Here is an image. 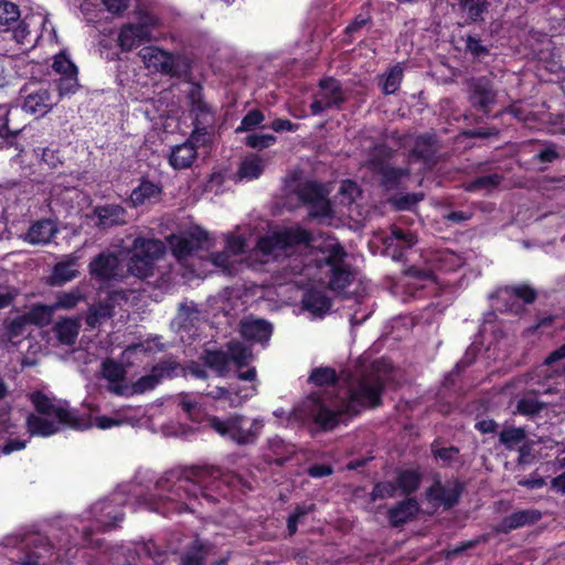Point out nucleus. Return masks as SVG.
I'll use <instances>...</instances> for the list:
<instances>
[{"mask_svg":"<svg viewBox=\"0 0 565 565\" xmlns=\"http://www.w3.org/2000/svg\"><path fill=\"white\" fill-rule=\"evenodd\" d=\"M221 469L212 466H192L173 469L158 480L157 487L167 490L156 509L163 516L194 512V502L204 499L207 502L218 501L221 486L224 484Z\"/></svg>","mask_w":565,"mask_h":565,"instance_id":"1","label":"nucleus"},{"mask_svg":"<svg viewBox=\"0 0 565 565\" xmlns=\"http://www.w3.org/2000/svg\"><path fill=\"white\" fill-rule=\"evenodd\" d=\"M343 411L344 403L342 398L338 407L331 408L320 394L312 393L307 397L302 407L296 412L295 416L312 436H317L333 431L341 424H347L349 418L347 412Z\"/></svg>","mask_w":565,"mask_h":565,"instance_id":"2","label":"nucleus"},{"mask_svg":"<svg viewBox=\"0 0 565 565\" xmlns=\"http://www.w3.org/2000/svg\"><path fill=\"white\" fill-rule=\"evenodd\" d=\"M385 381L376 372H365L351 383L348 395L342 398L348 418H354L365 409H375L383 405Z\"/></svg>","mask_w":565,"mask_h":565,"instance_id":"3","label":"nucleus"},{"mask_svg":"<svg viewBox=\"0 0 565 565\" xmlns=\"http://www.w3.org/2000/svg\"><path fill=\"white\" fill-rule=\"evenodd\" d=\"M189 111L192 117V139L201 145H209L214 125V110L203 95V86L192 83L186 95Z\"/></svg>","mask_w":565,"mask_h":565,"instance_id":"4","label":"nucleus"},{"mask_svg":"<svg viewBox=\"0 0 565 565\" xmlns=\"http://www.w3.org/2000/svg\"><path fill=\"white\" fill-rule=\"evenodd\" d=\"M246 422V417L243 415H232L225 419L217 416L209 418V425L212 429L237 445L255 444L265 426L260 418H254L248 427Z\"/></svg>","mask_w":565,"mask_h":565,"instance_id":"5","label":"nucleus"},{"mask_svg":"<svg viewBox=\"0 0 565 565\" xmlns=\"http://www.w3.org/2000/svg\"><path fill=\"white\" fill-rule=\"evenodd\" d=\"M164 254V245L157 238L134 239L127 268L130 275L145 279L153 275L154 262Z\"/></svg>","mask_w":565,"mask_h":565,"instance_id":"6","label":"nucleus"},{"mask_svg":"<svg viewBox=\"0 0 565 565\" xmlns=\"http://www.w3.org/2000/svg\"><path fill=\"white\" fill-rule=\"evenodd\" d=\"M30 401L40 415L54 416L57 423L74 430H85L92 426L90 417L79 415L77 411L70 409L68 403L54 404L42 391L30 395Z\"/></svg>","mask_w":565,"mask_h":565,"instance_id":"7","label":"nucleus"},{"mask_svg":"<svg viewBox=\"0 0 565 565\" xmlns=\"http://www.w3.org/2000/svg\"><path fill=\"white\" fill-rule=\"evenodd\" d=\"M312 241L310 231L301 226L286 227L258 238L256 248L265 256L275 250H287L300 245H308Z\"/></svg>","mask_w":565,"mask_h":565,"instance_id":"8","label":"nucleus"},{"mask_svg":"<svg viewBox=\"0 0 565 565\" xmlns=\"http://www.w3.org/2000/svg\"><path fill=\"white\" fill-rule=\"evenodd\" d=\"M498 92L488 76L472 77L467 82V99L472 109L489 117L497 104Z\"/></svg>","mask_w":565,"mask_h":565,"instance_id":"9","label":"nucleus"},{"mask_svg":"<svg viewBox=\"0 0 565 565\" xmlns=\"http://www.w3.org/2000/svg\"><path fill=\"white\" fill-rule=\"evenodd\" d=\"M181 369V365L172 356L160 360L156 365L152 366L149 374L139 377L132 383V394H143L148 391L154 390L163 379H172L177 375V371Z\"/></svg>","mask_w":565,"mask_h":565,"instance_id":"10","label":"nucleus"},{"mask_svg":"<svg viewBox=\"0 0 565 565\" xmlns=\"http://www.w3.org/2000/svg\"><path fill=\"white\" fill-rule=\"evenodd\" d=\"M21 93L23 94L22 109L35 117H43L58 103L60 98L56 97L47 87H30L25 85Z\"/></svg>","mask_w":565,"mask_h":565,"instance_id":"11","label":"nucleus"},{"mask_svg":"<svg viewBox=\"0 0 565 565\" xmlns=\"http://www.w3.org/2000/svg\"><path fill=\"white\" fill-rule=\"evenodd\" d=\"M25 550L15 565H47L54 545L41 533H32L24 539Z\"/></svg>","mask_w":565,"mask_h":565,"instance_id":"12","label":"nucleus"},{"mask_svg":"<svg viewBox=\"0 0 565 565\" xmlns=\"http://www.w3.org/2000/svg\"><path fill=\"white\" fill-rule=\"evenodd\" d=\"M209 239V233L202 227L196 226L180 235L172 234L168 242L174 257L181 260L188 258L194 252L203 249Z\"/></svg>","mask_w":565,"mask_h":565,"instance_id":"13","label":"nucleus"},{"mask_svg":"<svg viewBox=\"0 0 565 565\" xmlns=\"http://www.w3.org/2000/svg\"><path fill=\"white\" fill-rule=\"evenodd\" d=\"M297 196L305 205H311L315 211L310 212L313 217L328 216L330 204L324 199L323 188L316 181H307L297 189Z\"/></svg>","mask_w":565,"mask_h":565,"instance_id":"14","label":"nucleus"},{"mask_svg":"<svg viewBox=\"0 0 565 565\" xmlns=\"http://www.w3.org/2000/svg\"><path fill=\"white\" fill-rule=\"evenodd\" d=\"M89 274L99 281L115 280L120 275V260L115 253L102 252L88 265Z\"/></svg>","mask_w":565,"mask_h":565,"instance_id":"15","label":"nucleus"},{"mask_svg":"<svg viewBox=\"0 0 565 565\" xmlns=\"http://www.w3.org/2000/svg\"><path fill=\"white\" fill-rule=\"evenodd\" d=\"M463 488V483L459 480H455L450 484H441L439 481H436L427 489L426 495L429 501L438 502L445 509H451L459 502Z\"/></svg>","mask_w":565,"mask_h":565,"instance_id":"16","label":"nucleus"},{"mask_svg":"<svg viewBox=\"0 0 565 565\" xmlns=\"http://www.w3.org/2000/svg\"><path fill=\"white\" fill-rule=\"evenodd\" d=\"M542 519V513L536 509H526L515 511L504 516L501 522L495 526L497 533L509 534L510 532L526 526L533 525Z\"/></svg>","mask_w":565,"mask_h":565,"instance_id":"17","label":"nucleus"},{"mask_svg":"<svg viewBox=\"0 0 565 565\" xmlns=\"http://www.w3.org/2000/svg\"><path fill=\"white\" fill-rule=\"evenodd\" d=\"M239 332L247 341L265 343L273 334V326L265 319L245 318L239 323Z\"/></svg>","mask_w":565,"mask_h":565,"instance_id":"18","label":"nucleus"},{"mask_svg":"<svg viewBox=\"0 0 565 565\" xmlns=\"http://www.w3.org/2000/svg\"><path fill=\"white\" fill-rule=\"evenodd\" d=\"M213 550V545L199 537L194 539L193 542L185 548L181 556V564L183 565H205L209 555ZM227 558H220L210 565H225Z\"/></svg>","mask_w":565,"mask_h":565,"instance_id":"19","label":"nucleus"},{"mask_svg":"<svg viewBox=\"0 0 565 565\" xmlns=\"http://www.w3.org/2000/svg\"><path fill=\"white\" fill-rule=\"evenodd\" d=\"M202 146L194 139L192 134L183 143L177 145L171 149L169 163L175 170L188 169L192 166L198 156V147Z\"/></svg>","mask_w":565,"mask_h":565,"instance_id":"20","label":"nucleus"},{"mask_svg":"<svg viewBox=\"0 0 565 565\" xmlns=\"http://www.w3.org/2000/svg\"><path fill=\"white\" fill-rule=\"evenodd\" d=\"M320 253L321 256L317 259V267L323 275L348 262V252L339 242L326 245L320 249Z\"/></svg>","mask_w":565,"mask_h":565,"instance_id":"21","label":"nucleus"},{"mask_svg":"<svg viewBox=\"0 0 565 565\" xmlns=\"http://www.w3.org/2000/svg\"><path fill=\"white\" fill-rule=\"evenodd\" d=\"M419 510L417 500L413 497L405 498L388 509L387 519L393 527H398L411 521Z\"/></svg>","mask_w":565,"mask_h":565,"instance_id":"22","label":"nucleus"},{"mask_svg":"<svg viewBox=\"0 0 565 565\" xmlns=\"http://www.w3.org/2000/svg\"><path fill=\"white\" fill-rule=\"evenodd\" d=\"M458 12L465 19V24L482 23L489 12V0H458Z\"/></svg>","mask_w":565,"mask_h":565,"instance_id":"23","label":"nucleus"},{"mask_svg":"<svg viewBox=\"0 0 565 565\" xmlns=\"http://www.w3.org/2000/svg\"><path fill=\"white\" fill-rule=\"evenodd\" d=\"M437 137L433 132H426L415 138L414 146L409 151L411 158L423 163L434 162L437 153Z\"/></svg>","mask_w":565,"mask_h":565,"instance_id":"24","label":"nucleus"},{"mask_svg":"<svg viewBox=\"0 0 565 565\" xmlns=\"http://www.w3.org/2000/svg\"><path fill=\"white\" fill-rule=\"evenodd\" d=\"M395 153L396 151L387 143H376L371 148L365 166L376 175L391 167V161L395 157Z\"/></svg>","mask_w":565,"mask_h":565,"instance_id":"25","label":"nucleus"},{"mask_svg":"<svg viewBox=\"0 0 565 565\" xmlns=\"http://www.w3.org/2000/svg\"><path fill=\"white\" fill-rule=\"evenodd\" d=\"M19 110L12 109L7 104H0V149L12 143L17 136L23 130V126L13 124V115Z\"/></svg>","mask_w":565,"mask_h":565,"instance_id":"26","label":"nucleus"},{"mask_svg":"<svg viewBox=\"0 0 565 565\" xmlns=\"http://www.w3.org/2000/svg\"><path fill=\"white\" fill-rule=\"evenodd\" d=\"M150 41L151 38L134 23L124 24L118 34V45L124 52H130Z\"/></svg>","mask_w":565,"mask_h":565,"instance_id":"27","label":"nucleus"},{"mask_svg":"<svg viewBox=\"0 0 565 565\" xmlns=\"http://www.w3.org/2000/svg\"><path fill=\"white\" fill-rule=\"evenodd\" d=\"M94 214L97 217L96 225L99 228L106 230L119 224H124V216L126 211L118 204H106L96 206L94 209Z\"/></svg>","mask_w":565,"mask_h":565,"instance_id":"28","label":"nucleus"},{"mask_svg":"<svg viewBox=\"0 0 565 565\" xmlns=\"http://www.w3.org/2000/svg\"><path fill=\"white\" fill-rule=\"evenodd\" d=\"M321 89V98L327 102V107L340 108L347 100L341 83L334 77H324L318 84Z\"/></svg>","mask_w":565,"mask_h":565,"instance_id":"29","label":"nucleus"},{"mask_svg":"<svg viewBox=\"0 0 565 565\" xmlns=\"http://www.w3.org/2000/svg\"><path fill=\"white\" fill-rule=\"evenodd\" d=\"M56 232L55 224L49 218H43L34 222L29 227L23 239L32 245L46 244Z\"/></svg>","mask_w":565,"mask_h":565,"instance_id":"30","label":"nucleus"},{"mask_svg":"<svg viewBox=\"0 0 565 565\" xmlns=\"http://www.w3.org/2000/svg\"><path fill=\"white\" fill-rule=\"evenodd\" d=\"M302 306L312 315L322 316L330 310L332 301L326 292L317 289H309L303 294Z\"/></svg>","mask_w":565,"mask_h":565,"instance_id":"31","label":"nucleus"},{"mask_svg":"<svg viewBox=\"0 0 565 565\" xmlns=\"http://www.w3.org/2000/svg\"><path fill=\"white\" fill-rule=\"evenodd\" d=\"M161 191L158 184L142 179L139 185L132 190L129 199L132 206L137 207L156 201L161 194Z\"/></svg>","mask_w":565,"mask_h":565,"instance_id":"32","label":"nucleus"},{"mask_svg":"<svg viewBox=\"0 0 565 565\" xmlns=\"http://www.w3.org/2000/svg\"><path fill=\"white\" fill-rule=\"evenodd\" d=\"M422 480L423 475L418 469H398L395 478L396 490L408 497L419 489Z\"/></svg>","mask_w":565,"mask_h":565,"instance_id":"33","label":"nucleus"},{"mask_svg":"<svg viewBox=\"0 0 565 565\" xmlns=\"http://www.w3.org/2000/svg\"><path fill=\"white\" fill-rule=\"evenodd\" d=\"M328 288L332 291H342L348 288L354 279L352 266L345 262L339 267L326 273Z\"/></svg>","mask_w":565,"mask_h":565,"instance_id":"34","label":"nucleus"},{"mask_svg":"<svg viewBox=\"0 0 565 565\" xmlns=\"http://www.w3.org/2000/svg\"><path fill=\"white\" fill-rule=\"evenodd\" d=\"M380 177V185L386 191H395L401 189L403 180L409 178L408 168L388 167L377 174Z\"/></svg>","mask_w":565,"mask_h":565,"instance_id":"35","label":"nucleus"},{"mask_svg":"<svg viewBox=\"0 0 565 565\" xmlns=\"http://www.w3.org/2000/svg\"><path fill=\"white\" fill-rule=\"evenodd\" d=\"M26 430L31 436L50 437L58 431V426L46 418L30 414L26 417Z\"/></svg>","mask_w":565,"mask_h":565,"instance_id":"36","label":"nucleus"},{"mask_svg":"<svg viewBox=\"0 0 565 565\" xmlns=\"http://www.w3.org/2000/svg\"><path fill=\"white\" fill-rule=\"evenodd\" d=\"M200 359L205 366L216 371L220 375H223L227 371L230 364L228 354L222 350L206 349L203 351Z\"/></svg>","mask_w":565,"mask_h":565,"instance_id":"37","label":"nucleus"},{"mask_svg":"<svg viewBox=\"0 0 565 565\" xmlns=\"http://www.w3.org/2000/svg\"><path fill=\"white\" fill-rule=\"evenodd\" d=\"M115 315L110 311V307L102 299L89 306L85 322L90 328H96L106 319L113 318Z\"/></svg>","mask_w":565,"mask_h":565,"instance_id":"38","label":"nucleus"},{"mask_svg":"<svg viewBox=\"0 0 565 565\" xmlns=\"http://www.w3.org/2000/svg\"><path fill=\"white\" fill-rule=\"evenodd\" d=\"M405 276L409 278L408 286H413L415 292L420 291L428 285L435 282V277L430 270L420 269L415 266H411L405 270Z\"/></svg>","mask_w":565,"mask_h":565,"instance_id":"39","label":"nucleus"},{"mask_svg":"<svg viewBox=\"0 0 565 565\" xmlns=\"http://www.w3.org/2000/svg\"><path fill=\"white\" fill-rule=\"evenodd\" d=\"M54 306L49 305H34L31 309L24 313L29 323L38 327H45L50 324L54 312Z\"/></svg>","mask_w":565,"mask_h":565,"instance_id":"40","label":"nucleus"},{"mask_svg":"<svg viewBox=\"0 0 565 565\" xmlns=\"http://www.w3.org/2000/svg\"><path fill=\"white\" fill-rule=\"evenodd\" d=\"M308 381L316 386H333L338 384L339 376L333 367L319 366L312 369Z\"/></svg>","mask_w":565,"mask_h":565,"instance_id":"41","label":"nucleus"},{"mask_svg":"<svg viewBox=\"0 0 565 565\" xmlns=\"http://www.w3.org/2000/svg\"><path fill=\"white\" fill-rule=\"evenodd\" d=\"M403 77L404 70L401 64L390 67L387 73L384 75V81L381 83L383 94H395L399 89Z\"/></svg>","mask_w":565,"mask_h":565,"instance_id":"42","label":"nucleus"},{"mask_svg":"<svg viewBox=\"0 0 565 565\" xmlns=\"http://www.w3.org/2000/svg\"><path fill=\"white\" fill-rule=\"evenodd\" d=\"M264 171V164L258 156H253L244 159L238 169V175L242 179L254 180L258 179Z\"/></svg>","mask_w":565,"mask_h":565,"instance_id":"43","label":"nucleus"},{"mask_svg":"<svg viewBox=\"0 0 565 565\" xmlns=\"http://www.w3.org/2000/svg\"><path fill=\"white\" fill-rule=\"evenodd\" d=\"M316 510V504H297L287 519V531L289 536H294L298 531V525L303 519Z\"/></svg>","mask_w":565,"mask_h":565,"instance_id":"44","label":"nucleus"},{"mask_svg":"<svg viewBox=\"0 0 565 565\" xmlns=\"http://www.w3.org/2000/svg\"><path fill=\"white\" fill-rule=\"evenodd\" d=\"M503 114L512 115L516 120L523 122L526 126H531V124L536 120L535 115L530 111L521 100L512 103L510 106L499 113V115ZM497 116L498 114L494 117Z\"/></svg>","mask_w":565,"mask_h":565,"instance_id":"45","label":"nucleus"},{"mask_svg":"<svg viewBox=\"0 0 565 565\" xmlns=\"http://www.w3.org/2000/svg\"><path fill=\"white\" fill-rule=\"evenodd\" d=\"M84 295L78 288H74L70 291H61L56 295V301L53 305L54 309L71 310L75 308L79 301L84 299Z\"/></svg>","mask_w":565,"mask_h":565,"instance_id":"46","label":"nucleus"},{"mask_svg":"<svg viewBox=\"0 0 565 565\" xmlns=\"http://www.w3.org/2000/svg\"><path fill=\"white\" fill-rule=\"evenodd\" d=\"M526 438V431L522 427L504 428L499 434V441L507 448L513 449Z\"/></svg>","mask_w":565,"mask_h":565,"instance_id":"47","label":"nucleus"},{"mask_svg":"<svg viewBox=\"0 0 565 565\" xmlns=\"http://www.w3.org/2000/svg\"><path fill=\"white\" fill-rule=\"evenodd\" d=\"M34 152L41 157L40 164L46 166L50 170H55L60 166H63V161L61 159V151L57 148L44 147L36 148Z\"/></svg>","mask_w":565,"mask_h":565,"instance_id":"48","label":"nucleus"},{"mask_svg":"<svg viewBox=\"0 0 565 565\" xmlns=\"http://www.w3.org/2000/svg\"><path fill=\"white\" fill-rule=\"evenodd\" d=\"M501 175L498 173L480 175L467 183L466 190L469 192H477L480 190H491L501 183Z\"/></svg>","mask_w":565,"mask_h":565,"instance_id":"49","label":"nucleus"},{"mask_svg":"<svg viewBox=\"0 0 565 565\" xmlns=\"http://www.w3.org/2000/svg\"><path fill=\"white\" fill-rule=\"evenodd\" d=\"M57 339L61 343L72 345L78 335V326L73 320H65L56 324Z\"/></svg>","mask_w":565,"mask_h":565,"instance_id":"50","label":"nucleus"},{"mask_svg":"<svg viewBox=\"0 0 565 565\" xmlns=\"http://www.w3.org/2000/svg\"><path fill=\"white\" fill-rule=\"evenodd\" d=\"M20 19L19 6L8 0H0V26H11Z\"/></svg>","mask_w":565,"mask_h":565,"instance_id":"51","label":"nucleus"},{"mask_svg":"<svg viewBox=\"0 0 565 565\" xmlns=\"http://www.w3.org/2000/svg\"><path fill=\"white\" fill-rule=\"evenodd\" d=\"M505 292L509 294L510 296L521 299L526 305L535 302L537 298V291L526 284L507 286Z\"/></svg>","mask_w":565,"mask_h":565,"instance_id":"52","label":"nucleus"},{"mask_svg":"<svg viewBox=\"0 0 565 565\" xmlns=\"http://www.w3.org/2000/svg\"><path fill=\"white\" fill-rule=\"evenodd\" d=\"M77 274L74 262H61L54 266L52 277L56 284H64L74 279Z\"/></svg>","mask_w":565,"mask_h":565,"instance_id":"53","label":"nucleus"},{"mask_svg":"<svg viewBox=\"0 0 565 565\" xmlns=\"http://www.w3.org/2000/svg\"><path fill=\"white\" fill-rule=\"evenodd\" d=\"M227 348L228 352L226 353L230 356V362H234L238 369H242L248 364L250 352L245 345H243L241 342H230Z\"/></svg>","mask_w":565,"mask_h":565,"instance_id":"54","label":"nucleus"},{"mask_svg":"<svg viewBox=\"0 0 565 565\" xmlns=\"http://www.w3.org/2000/svg\"><path fill=\"white\" fill-rule=\"evenodd\" d=\"M58 97L73 95L76 93L79 84L77 79V73H71L65 76H61L55 81Z\"/></svg>","mask_w":565,"mask_h":565,"instance_id":"55","label":"nucleus"},{"mask_svg":"<svg viewBox=\"0 0 565 565\" xmlns=\"http://www.w3.org/2000/svg\"><path fill=\"white\" fill-rule=\"evenodd\" d=\"M277 141L276 136L269 134H250L245 137L244 143L253 149L263 150Z\"/></svg>","mask_w":565,"mask_h":565,"instance_id":"56","label":"nucleus"},{"mask_svg":"<svg viewBox=\"0 0 565 565\" xmlns=\"http://www.w3.org/2000/svg\"><path fill=\"white\" fill-rule=\"evenodd\" d=\"M134 24L151 38L153 29L159 24V19L147 10H139L137 12V22Z\"/></svg>","mask_w":565,"mask_h":565,"instance_id":"57","label":"nucleus"},{"mask_svg":"<svg viewBox=\"0 0 565 565\" xmlns=\"http://www.w3.org/2000/svg\"><path fill=\"white\" fill-rule=\"evenodd\" d=\"M264 119L265 116L259 109H252L242 118L239 126L236 128V132L250 131L260 126Z\"/></svg>","mask_w":565,"mask_h":565,"instance_id":"58","label":"nucleus"},{"mask_svg":"<svg viewBox=\"0 0 565 565\" xmlns=\"http://www.w3.org/2000/svg\"><path fill=\"white\" fill-rule=\"evenodd\" d=\"M420 200H423L422 193H406L392 198L391 203L397 211H408Z\"/></svg>","mask_w":565,"mask_h":565,"instance_id":"59","label":"nucleus"},{"mask_svg":"<svg viewBox=\"0 0 565 565\" xmlns=\"http://www.w3.org/2000/svg\"><path fill=\"white\" fill-rule=\"evenodd\" d=\"M166 51L157 47V46H145L139 52L140 57L142 58L145 65L148 68H156L157 64L161 62L164 57Z\"/></svg>","mask_w":565,"mask_h":565,"instance_id":"60","label":"nucleus"},{"mask_svg":"<svg viewBox=\"0 0 565 565\" xmlns=\"http://www.w3.org/2000/svg\"><path fill=\"white\" fill-rule=\"evenodd\" d=\"M395 482L392 481H380L373 486L371 491V500L373 502L387 498H393L396 493Z\"/></svg>","mask_w":565,"mask_h":565,"instance_id":"61","label":"nucleus"},{"mask_svg":"<svg viewBox=\"0 0 565 565\" xmlns=\"http://www.w3.org/2000/svg\"><path fill=\"white\" fill-rule=\"evenodd\" d=\"M543 409V404L536 397H522L518 401L516 411L521 415L534 416Z\"/></svg>","mask_w":565,"mask_h":565,"instance_id":"62","label":"nucleus"},{"mask_svg":"<svg viewBox=\"0 0 565 565\" xmlns=\"http://www.w3.org/2000/svg\"><path fill=\"white\" fill-rule=\"evenodd\" d=\"M53 70L58 73L61 76L68 75L71 73H77L76 65L71 61V58L64 54L60 53L54 57V62L52 65Z\"/></svg>","mask_w":565,"mask_h":565,"instance_id":"63","label":"nucleus"},{"mask_svg":"<svg viewBox=\"0 0 565 565\" xmlns=\"http://www.w3.org/2000/svg\"><path fill=\"white\" fill-rule=\"evenodd\" d=\"M128 299L129 297L126 290L116 289L107 292L106 297L102 300L110 307V311L115 315L116 307H121Z\"/></svg>","mask_w":565,"mask_h":565,"instance_id":"64","label":"nucleus"}]
</instances>
